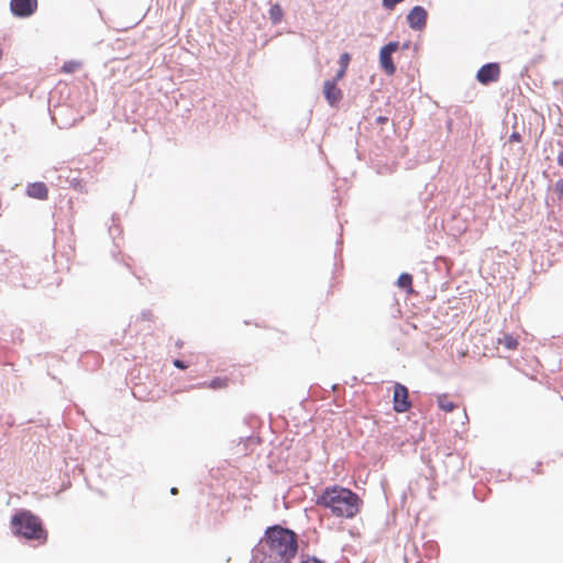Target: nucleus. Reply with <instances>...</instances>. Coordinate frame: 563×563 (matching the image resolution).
Instances as JSON below:
<instances>
[{"instance_id": "23", "label": "nucleus", "mask_w": 563, "mask_h": 563, "mask_svg": "<svg viewBox=\"0 0 563 563\" xmlns=\"http://www.w3.org/2000/svg\"><path fill=\"white\" fill-rule=\"evenodd\" d=\"M345 73H346V69H343L340 67L336 71L335 76L331 80H333L335 84H338V81L344 77Z\"/></svg>"}, {"instance_id": "18", "label": "nucleus", "mask_w": 563, "mask_h": 563, "mask_svg": "<svg viewBox=\"0 0 563 563\" xmlns=\"http://www.w3.org/2000/svg\"><path fill=\"white\" fill-rule=\"evenodd\" d=\"M553 192L558 196L559 200L563 199V179H559L555 181L553 186Z\"/></svg>"}, {"instance_id": "3", "label": "nucleus", "mask_w": 563, "mask_h": 563, "mask_svg": "<svg viewBox=\"0 0 563 563\" xmlns=\"http://www.w3.org/2000/svg\"><path fill=\"white\" fill-rule=\"evenodd\" d=\"M11 531L15 537L27 541L45 542L47 531L40 517L31 510L20 509L13 514L10 520Z\"/></svg>"}, {"instance_id": "15", "label": "nucleus", "mask_w": 563, "mask_h": 563, "mask_svg": "<svg viewBox=\"0 0 563 563\" xmlns=\"http://www.w3.org/2000/svg\"><path fill=\"white\" fill-rule=\"evenodd\" d=\"M228 378L222 377H214L210 382L205 383L206 386H208L211 389H221L227 386Z\"/></svg>"}, {"instance_id": "24", "label": "nucleus", "mask_w": 563, "mask_h": 563, "mask_svg": "<svg viewBox=\"0 0 563 563\" xmlns=\"http://www.w3.org/2000/svg\"><path fill=\"white\" fill-rule=\"evenodd\" d=\"M300 563H324V562L316 556H308L307 559L302 560Z\"/></svg>"}, {"instance_id": "25", "label": "nucleus", "mask_w": 563, "mask_h": 563, "mask_svg": "<svg viewBox=\"0 0 563 563\" xmlns=\"http://www.w3.org/2000/svg\"><path fill=\"white\" fill-rule=\"evenodd\" d=\"M509 141L510 142H520L521 141V135L519 132H516L514 131L510 136H509Z\"/></svg>"}, {"instance_id": "11", "label": "nucleus", "mask_w": 563, "mask_h": 563, "mask_svg": "<svg viewBox=\"0 0 563 563\" xmlns=\"http://www.w3.org/2000/svg\"><path fill=\"white\" fill-rule=\"evenodd\" d=\"M379 65L380 68L389 76L396 73V65L393 60V54L385 52L384 49H379Z\"/></svg>"}, {"instance_id": "31", "label": "nucleus", "mask_w": 563, "mask_h": 563, "mask_svg": "<svg viewBox=\"0 0 563 563\" xmlns=\"http://www.w3.org/2000/svg\"><path fill=\"white\" fill-rule=\"evenodd\" d=\"M540 466H541V462H539V463L537 464V466L533 468V471L539 472L538 470H539V467H540Z\"/></svg>"}, {"instance_id": "2", "label": "nucleus", "mask_w": 563, "mask_h": 563, "mask_svg": "<svg viewBox=\"0 0 563 563\" xmlns=\"http://www.w3.org/2000/svg\"><path fill=\"white\" fill-rule=\"evenodd\" d=\"M263 540L268 545V554L290 561L297 555L298 537L289 528L280 525L267 527Z\"/></svg>"}, {"instance_id": "1", "label": "nucleus", "mask_w": 563, "mask_h": 563, "mask_svg": "<svg viewBox=\"0 0 563 563\" xmlns=\"http://www.w3.org/2000/svg\"><path fill=\"white\" fill-rule=\"evenodd\" d=\"M314 504L329 509L335 517L353 519L360 512L363 500L347 487L331 485L316 494Z\"/></svg>"}, {"instance_id": "21", "label": "nucleus", "mask_w": 563, "mask_h": 563, "mask_svg": "<svg viewBox=\"0 0 563 563\" xmlns=\"http://www.w3.org/2000/svg\"><path fill=\"white\" fill-rule=\"evenodd\" d=\"M404 0H382V4L386 10H393L398 3Z\"/></svg>"}, {"instance_id": "4", "label": "nucleus", "mask_w": 563, "mask_h": 563, "mask_svg": "<svg viewBox=\"0 0 563 563\" xmlns=\"http://www.w3.org/2000/svg\"><path fill=\"white\" fill-rule=\"evenodd\" d=\"M410 408L411 401L409 399L408 388L400 383H395L393 395V409L398 413H402L408 411Z\"/></svg>"}, {"instance_id": "5", "label": "nucleus", "mask_w": 563, "mask_h": 563, "mask_svg": "<svg viewBox=\"0 0 563 563\" xmlns=\"http://www.w3.org/2000/svg\"><path fill=\"white\" fill-rule=\"evenodd\" d=\"M37 9V0H11L10 11L16 18H30Z\"/></svg>"}, {"instance_id": "6", "label": "nucleus", "mask_w": 563, "mask_h": 563, "mask_svg": "<svg viewBox=\"0 0 563 563\" xmlns=\"http://www.w3.org/2000/svg\"><path fill=\"white\" fill-rule=\"evenodd\" d=\"M500 66L498 63H486L476 73V79L482 85H489L499 79Z\"/></svg>"}, {"instance_id": "28", "label": "nucleus", "mask_w": 563, "mask_h": 563, "mask_svg": "<svg viewBox=\"0 0 563 563\" xmlns=\"http://www.w3.org/2000/svg\"><path fill=\"white\" fill-rule=\"evenodd\" d=\"M558 164L563 167V151L558 155Z\"/></svg>"}, {"instance_id": "16", "label": "nucleus", "mask_w": 563, "mask_h": 563, "mask_svg": "<svg viewBox=\"0 0 563 563\" xmlns=\"http://www.w3.org/2000/svg\"><path fill=\"white\" fill-rule=\"evenodd\" d=\"M438 406L445 412H451L455 409L456 405L452 401L446 400L444 397L438 398Z\"/></svg>"}, {"instance_id": "14", "label": "nucleus", "mask_w": 563, "mask_h": 563, "mask_svg": "<svg viewBox=\"0 0 563 563\" xmlns=\"http://www.w3.org/2000/svg\"><path fill=\"white\" fill-rule=\"evenodd\" d=\"M498 342L507 350H515L518 346V340L511 334H505Z\"/></svg>"}, {"instance_id": "12", "label": "nucleus", "mask_w": 563, "mask_h": 563, "mask_svg": "<svg viewBox=\"0 0 563 563\" xmlns=\"http://www.w3.org/2000/svg\"><path fill=\"white\" fill-rule=\"evenodd\" d=\"M412 275L409 273H401L397 279V286L405 290L407 294H412Z\"/></svg>"}, {"instance_id": "27", "label": "nucleus", "mask_w": 563, "mask_h": 563, "mask_svg": "<svg viewBox=\"0 0 563 563\" xmlns=\"http://www.w3.org/2000/svg\"><path fill=\"white\" fill-rule=\"evenodd\" d=\"M151 314H152V313H151V311H148V310L143 311V312H142V318H143L144 320H148V319H150V317H151Z\"/></svg>"}, {"instance_id": "9", "label": "nucleus", "mask_w": 563, "mask_h": 563, "mask_svg": "<svg viewBox=\"0 0 563 563\" xmlns=\"http://www.w3.org/2000/svg\"><path fill=\"white\" fill-rule=\"evenodd\" d=\"M26 195L31 198L45 200L48 197V189L44 183L35 181L26 186Z\"/></svg>"}, {"instance_id": "20", "label": "nucleus", "mask_w": 563, "mask_h": 563, "mask_svg": "<svg viewBox=\"0 0 563 563\" xmlns=\"http://www.w3.org/2000/svg\"><path fill=\"white\" fill-rule=\"evenodd\" d=\"M350 60H351V56L349 53L345 52V53L341 54L340 58H339L340 67L343 69H347Z\"/></svg>"}, {"instance_id": "17", "label": "nucleus", "mask_w": 563, "mask_h": 563, "mask_svg": "<svg viewBox=\"0 0 563 563\" xmlns=\"http://www.w3.org/2000/svg\"><path fill=\"white\" fill-rule=\"evenodd\" d=\"M380 48L389 54H394L399 48V42L390 41L387 44H385L384 46H382Z\"/></svg>"}, {"instance_id": "26", "label": "nucleus", "mask_w": 563, "mask_h": 563, "mask_svg": "<svg viewBox=\"0 0 563 563\" xmlns=\"http://www.w3.org/2000/svg\"><path fill=\"white\" fill-rule=\"evenodd\" d=\"M388 117H385V115H378L376 119H375V122L376 124H379V125H383V124H386L388 122Z\"/></svg>"}, {"instance_id": "30", "label": "nucleus", "mask_w": 563, "mask_h": 563, "mask_svg": "<svg viewBox=\"0 0 563 563\" xmlns=\"http://www.w3.org/2000/svg\"><path fill=\"white\" fill-rule=\"evenodd\" d=\"M540 466H541V462H539V463L537 464V466L533 468V471L539 472L538 470H539V467H540Z\"/></svg>"}, {"instance_id": "22", "label": "nucleus", "mask_w": 563, "mask_h": 563, "mask_svg": "<svg viewBox=\"0 0 563 563\" xmlns=\"http://www.w3.org/2000/svg\"><path fill=\"white\" fill-rule=\"evenodd\" d=\"M173 364L176 368H179V369H186L188 367V364L185 361L179 360V358H175L173 361Z\"/></svg>"}, {"instance_id": "7", "label": "nucleus", "mask_w": 563, "mask_h": 563, "mask_svg": "<svg viewBox=\"0 0 563 563\" xmlns=\"http://www.w3.org/2000/svg\"><path fill=\"white\" fill-rule=\"evenodd\" d=\"M428 12L421 5H415L407 14V23L415 31H422L427 25Z\"/></svg>"}, {"instance_id": "8", "label": "nucleus", "mask_w": 563, "mask_h": 563, "mask_svg": "<svg viewBox=\"0 0 563 563\" xmlns=\"http://www.w3.org/2000/svg\"><path fill=\"white\" fill-rule=\"evenodd\" d=\"M323 96L330 107H336L343 98V92L333 80H325Z\"/></svg>"}, {"instance_id": "19", "label": "nucleus", "mask_w": 563, "mask_h": 563, "mask_svg": "<svg viewBox=\"0 0 563 563\" xmlns=\"http://www.w3.org/2000/svg\"><path fill=\"white\" fill-rule=\"evenodd\" d=\"M78 64L74 60H68V62H65L63 67H62V70L66 74H70V73H74L75 69L77 68Z\"/></svg>"}, {"instance_id": "29", "label": "nucleus", "mask_w": 563, "mask_h": 563, "mask_svg": "<svg viewBox=\"0 0 563 563\" xmlns=\"http://www.w3.org/2000/svg\"><path fill=\"white\" fill-rule=\"evenodd\" d=\"M170 494H172V495H176V494H178V488H177V487H172V488H170Z\"/></svg>"}, {"instance_id": "10", "label": "nucleus", "mask_w": 563, "mask_h": 563, "mask_svg": "<svg viewBox=\"0 0 563 563\" xmlns=\"http://www.w3.org/2000/svg\"><path fill=\"white\" fill-rule=\"evenodd\" d=\"M250 563H292V561L284 560L282 558L274 556L273 554H267L266 552H261L260 550L254 549Z\"/></svg>"}, {"instance_id": "13", "label": "nucleus", "mask_w": 563, "mask_h": 563, "mask_svg": "<svg viewBox=\"0 0 563 563\" xmlns=\"http://www.w3.org/2000/svg\"><path fill=\"white\" fill-rule=\"evenodd\" d=\"M268 13H269V19L273 24L276 25V24L280 23L283 15H284V11L279 3L272 4L268 10Z\"/></svg>"}]
</instances>
